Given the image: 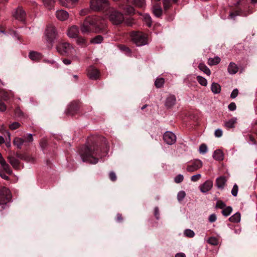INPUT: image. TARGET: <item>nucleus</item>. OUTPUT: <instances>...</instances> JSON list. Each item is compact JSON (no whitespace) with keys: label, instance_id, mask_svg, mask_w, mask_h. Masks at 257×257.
I'll return each mask as SVG.
<instances>
[{"label":"nucleus","instance_id":"1","mask_svg":"<svg viewBox=\"0 0 257 257\" xmlns=\"http://www.w3.org/2000/svg\"><path fill=\"white\" fill-rule=\"evenodd\" d=\"M98 149L95 147H86L80 152V156L83 162L91 164H96L98 162Z\"/></svg>","mask_w":257,"mask_h":257},{"label":"nucleus","instance_id":"2","mask_svg":"<svg viewBox=\"0 0 257 257\" xmlns=\"http://www.w3.org/2000/svg\"><path fill=\"white\" fill-rule=\"evenodd\" d=\"M56 49L63 56L75 57L76 55V51L74 47L68 42H59L56 46Z\"/></svg>","mask_w":257,"mask_h":257},{"label":"nucleus","instance_id":"3","mask_svg":"<svg viewBox=\"0 0 257 257\" xmlns=\"http://www.w3.org/2000/svg\"><path fill=\"white\" fill-rule=\"evenodd\" d=\"M94 28H96L97 31H99L97 21L90 17H87L81 25L80 30L83 34H88L94 32Z\"/></svg>","mask_w":257,"mask_h":257},{"label":"nucleus","instance_id":"4","mask_svg":"<svg viewBox=\"0 0 257 257\" xmlns=\"http://www.w3.org/2000/svg\"><path fill=\"white\" fill-rule=\"evenodd\" d=\"M110 21L114 25H118L124 20L123 15L113 8L110 7L106 12Z\"/></svg>","mask_w":257,"mask_h":257},{"label":"nucleus","instance_id":"5","mask_svg":"<svg viewBox=\"0 0 257 257\" xmlns=\"http://www.w3.org/2000/svg\"><path fill=\"white\" fill-rule=\"evenodd\" d=\"M90 7L94 11H104L107 12L110 8L108 0H90Z\"/></svg>","mask_w":257,"mask_h":257},{"label":"nucleus","instance_id":"6","mask_svg":"<svg viewBox=\"0 0 257 257\" xmlns=\"http://www.w3.org/2000/svg\"><path fill=\"white\" fill-rule=\"evenodd\" d=\"M132 41L137 46H142L147 44V37L145 34L141 32H134L131 34Z\"/></svg>","mask_w":257,"mask_h":257},{"label":"nucleus","instance_id":"7","mask_svg":"<svg viewBox=\"0 0 257 257\" xmlns=\"http://www.w3.org/2000/svg\"><path fill=\"white\" fill-rule=\"evenodd\" d=\"M33 141V136L31 134H28L27 136H25L24 138H15L14 140V145L18 149H21L23 146H28Z\"/></svg>","mask_w":257,"mask_h":257},{"label":"nucleus","instance_id":"8","mask_svg":"<svg viewBox=\"0 0 257 257\" xmlns=\"http://www.w3.org/2000/svg\"><path fill=\"white\" fill-rule=\"evenodd\" d=\"M57 35V34L55 27L50 25L47 27L45 31V37L48 43L52 45L56 39Z\"/></svg>","mask_w":257,"mask_h":257},{"label":"nucleus","instance_id":"9","mask_svg":"<svg viewBox=\"0 0 257 257\" xmlns=\"http://www.w3.org/2000/svg\"><path fill=\"white\" fill-rule=\"evenodd\" d=\"M12 194L10 190L6 188L3 187L0 189V205H5L11 201Z\"/></svg>","mask_w":257,"mask_h":257},{"label":"nucleus","instance_id":"10","mask_svg":"<svg viewBox=\"0 0 257 257\" xmlns=\"http://www.w3.org/2000/svg\"><path fill=\"white\" fill-rule=\"evenodd\" d=\"M164 141L168 145H172L176 142V137L171 132H166L163 135Z\"/></svg>","mask_w":257,"mask_h":257},{"label":"nucleus","instance_id":"11","mask_svg":"<svg viewBox=\"0 0 257 257\" xmlns=\"http://www.w3.org/2000/svg\"><path fill=\"white\" fill-rule=\"evenodd\" d=\"M202 166V162L199 160H196L187 165L186 170L188 172H192L200 169Z\"/></svg>","mask_w":257,"mask_h":257},{"label":"nucleus","instance_id":"12","mask_svg":"<svg viewBox=\"0 0 257 257\" xmlns=\"http://www.w3.org/2000/svg\"><path fill=\"white\" fill-rule=\"evenodd\" d=\"M87 75L90 79L96 80L99 77L100 73L95 67L90 66L87 69Z\"/></svg>","mask_w":257,"mask_h":257},{"label":"nucleus","instance_id":"13","mask_svg":"<svg viewBox=\"0 0 257 257\" xmlns=\"http://www.w3.org/2000/svg\"><path fill=\"white\" fill-rule=\"evenodd\" d=\"M91 18L97 21V26L99 29L98 31H97L96 28H94V32L100 33L102 32L106 27V23L104 19L100 17H93Z\"/></svg>","mask_w":257,"mask_h":257},{"label":"nucleus","instance_id":"14","mask_svg":"<svg viewBox=\"0 0 257 257\" xmlns=\"http://www.w3.org/2000/svg\"><path fill=\"white\" fill-rule=\"evenodd\" d=\"M13 15L16 19L23 21L25 20L26 13L22 8L19 7L15 11Z\"/></svg>","mask_w":257,"mask_h":257},{"label":"nucleus","instance_id":"15","mask_svg":"<svg viewBox=\"0 0 257 257\" xmlns=\"http://www.w3.org/2000/svg\"><path fill=\"white\" fill-rule=\"evenodd\" d=\"M80 108L79 103L76 102H72L69 105L67 112L70 114L74 115L79 111Z\"/></svg>","mask_w":257,"mask_h":257},{"label":"nucleus","instance_id":"16","mask_svg":"<svg viewBox=\"0 0 257 257\" xmlns=\"http://www.w3.org/2000/svg\"><path fill=\"white\" fill-rule=\"evenodd\" d=\"M213 186V182L210 180L206 181L199 186L200 190L202 193H206L211 190Z\"/></svg>","mask_w":257,"mask_h":257},{"label":"nucleus","instance_id":"17","mask_svg":"<svg viewBox=\"0 0 257 257\" xmlns=\"http://www.w3.org/2000/svg\"><path fill=\"white\" fill-rule=\"evenodd\" d=\"M56 16L60 21H64L68 19L69 14L66 11L60 10L56 11Z\"/></svg>","mask_w":257,"mask_h":257},{"label":"nucleus","instance_id":"18","mask_svg":"<svg viewBox=\"0 0 257 257\" xmlns=\"http://www.w3.org/2000/svg\"><path fill=\"white\" fill-rule=\"evenodd\" d=\"M79 33V28L76 26H72L68 31L67 35L71 38H77Z\"/></svg>","mask_w":257,"mask_h":257},{"label":"nucleus","instance_id":"19","mask_svg":"<svg viewBox=\"0 0 257 257\" xmlns=\"http://www.w3.org/2000/svg\"><path fill=\"white\" fill-rule=\"evenodd\" d=\"M29 57L33 61H38L42 58L43 55L39 52L32 51L30 52Z\"/></svg>","mask_w":257,"mask_h":257},{"label":"nucleus","instance_id":"20","mask_svg":"<svg viewBox=\"0 0 257 257\" xmlns=\"http://www.w3.org/2000/svg\"><path fill=\"white\" fill-rule=\"evenodd\" d=\"M152 12L156 17H160L162 15L163 10L160 5L155 4L152 8Z\"/></svg>","mask_w":257,"mask_h":257},{"label":"nucleus","instance_id":"21","mask_svg":"<svg viewBox=\"0 0 257 257\" xmlns=\"http://www.w3.org/2000/svg\"><path fill=\"white\" fill-rule=\"evenodd\" d=\"M176 102V97L174 95H170L166 100L165 105L168 108L173 106Z\"/></svg>","mask_w":257,"mask_h":257},{"label":"nucleus","instance_id":"22","mask_svg":"<svg viewBox=\"0 0 257 257\" xmlns=\"http://www.w3.org/2000/svg\"><path fill=\"white\" fill-rule=\"evenodd\" d=\"M226 182L225 177L221 176L216 179V185L218 188H223Z\"/></svg>","mask_w":257,"mask_h":257},{"label":"nucleus","instance_id":"23","mask_svg":"<svg viewBox=\"0 0 257 257\" xmlns=\"http://www.w3.org/2000/svg\"><path fill=\"white\" fill-rule=\"evenodd\" d=\"M227 70L229 74H234L236 73H237V72L238 70V67L237 66V65L235 63H234L233 62H231L229 64V66L227 68Z\"/></svg>","mask_w":257,"mask_h":257},{"label":"nucleus","instance_id":"24","mask_svg":"<svg viewBox=\"0 0 257 257\" xmlns=\"http://www.w3.org/2000/svg\"><path fill=\"white\" fill-rule=\"evenodd\" d=\"M8 159L11 165L16 169L19 167L20 162L19 161L13 157H9Z\"/></svg>","mask_w":257,"mask_h":257},{"label":"nucleus","instance_id":"25","mask_svg":"<svg viewBox=\"0 0 257 257\" xmlns=\"http://www.w3.org/2000/svg\"><path fill=\"white\" fill-rule=\"evenodd\" d=\"M211 89L213 93L217 94L220 92L221 87L219 84L213 82L211 84Z\"/></svg>","mask_w":257,"mask_h":257},{"label":"nucleus","instance_id":"26","mask_svg":"<svg viewBox=\"0 0 257 257\" xmlns=\"http://www.w3.org/2000/svg\"><path fill=\"white\" fill-rule=\"evenodd\" d=\"M198 68L201 71H203L205 74L208 76H210L211 74V71L210 69L204 64L200 63L198 65Z\"/></svg>","mask_w":257,"mask_h":257},{"label":"nucleus","instance_id":"27","mask_svg":"<svg viewBox=\"0 0 257 257\" xmlns=\"http://www.w3.org/2000/svg\"><path fill=\"white\" fill-rule=\"evenodd\" d=\"M220 58L216 56L213 58H210L208 59L207 63L209 65L212 66L218 64L220 62Z\"/></svg>","mask_w":257,"mask_h":257},{"label":"nucleus","instance_id":"28","mask_svg":"<svg viewBox=\"0 0 257 257\" xmlns=\"http://www.w3.org/2000/svg\"><path fill=\"white\" fill-rule=\"evenodd\" d=\"M236 118H232L224 122V126L227 128H232L234 127V124L236 123Z\"/></svg>","mask_w":257,"mask_h":257},{"label":"nucleus","instance_id":"29","mask_svg":"<svg viewBox=\"0 0 257 257\" xmlns=\"http://www.w3.org/2000/svg\"><path fill=\"white\" fill-rule=\"evenodd\" d=\"M213 157L216 160H222L223 158L222 151L219 150L215 151L213 153Z\"/></svg>","mask_w":257,"mask_h":257},{"label":"nucleus","instance_id":"30","mask_svg":"<svg viewBox=\"0 0 257 257\" xmlns=\"http://www.w3.org/2000/svg\"><path fill=\"white\" fill-rule=\"evenodd\" d=\"M229 220L230 221L232 222H239L240 221V214L238 212L235 213L230 217Z\"/></svg>","mask_w":257,"mask_h":257},{"label":"nucleus","instance_id":"31","mask_svg":"<svg viewBox=\"0 0 257 257\" xmlns=\"http://www.w3.org/2000/svg\"><path fill=\"white\" fill-rule=\"evenodd\" d=\"M44 6L49 10L53 8L55 4L54 0H43Z\"/></svg>","mask_w":257,"mask_h":257},{"label":"nucleus","instance_id":"32","mask_svg":"<svg viewBox=\"0 0 257 257\" xmlns=\"http://www.w3.org/2000/svg\"><path fill=\"white\" fill-rule=\"evenodd\" d=\"M103 40V38L101 35H97L90 40V43L93 44H100Z\"/></svg>","mask_w":257,"mask_h":257},{"label":"nucleus","instance_id":"33","mask_svg":"<svg viewBox=\"0 0 257 257\" xmlns=\"http://www.w3.org/2000/svg\"><path fill=\"white\" fill-rule=\"evenodd\" d=\"M0 96L5 101L9 100L11 97L10 94L3 89H0Z\"/></svg>","mask_w":257,"mask_h":257},{"label":"nucleus","instance_id":"34","mask_svg":"<svg viewBox=\"0 0 257 257\" xmlns=\"http://www.w3.org/2000/svg\"><path fill=\"white\" fill-rule=\"evenodd\" d=\"M1 166L3 169V170L6 172L7 173L9 174H12L13 173L12 170H11L10 166L8 164L6 163V162H3L2 164H1Z\"/></svg>","mask_w":257,"mask_h":257},{"label":"nucleus","instance_id":"35","mask_svg":"<svg viewBox=\"0 0 257 257\" xmlns=\"http://www.w3.org/2000/svg\"><path fill=\"white\" fill-rule=\"evenodd\" d=\"M232 211V207L230 206H227L225 207L223 209H222L221 213L223 216H228L230 214Z\"/></svg>","mask_w":257,"mask_h":257},{"label":"nucleus","instance_id":"36","mask_svg":"<svg viewBox=\"0 0 257 257\" xmlns=\"http://www.w3.org/2000/svg\"><path fill=\"white\" fill-rule=\"evenodd\" d=\"M134 4L138 7L143 8L146 5V1L145 0H134Z\"/></svg>","mask_w":257,"mask_h":257},{"label":"nucleus","instance_id":"37","mask_svg":"<svg viewBox=\"0 0 257 257\" xmlns=\"http://www.w3.org/2000/svg\"><path fill=\"white\" fill-rule=\"evenodd\" d=\"M164 82H165V80H164V78H157L155 82V85L156 87L161 88L163 86Z\"/></svg>","mask_w":257,"mask_h":257},{"label":"nucleus","instance_id":"38","mask_svg":"<svg viewBox=\"0 0 257 257\" xmlns=\"http://www.w3.org/2000/svg\"><path fill=\"white\" fill-rule=\"evenodd\" d=\"M196 78L197 81L200 85L204 86H206L207 85V81L205 78L201 76H198Z\"/></svg>","mask_w":257,"mask_h":257},{"label":"nucleus","instance_id":"39","mask_svg":"<svg viewBox=\"0 0 257 257\" xmlns=\"http://www.w3.org/2000/svg\"><path fill=\"white\" fill-rule=\"evenodd\" d=\"M143 17L146 25L149 27H151L152 25V19L150 15L145 14Z\"/></svg>","mask_w":257,"mask_h":257},{"label":"nucleus","instance_id":"40","mask_svg":"<svg viewBox=\"0 0 257 257\" xmlns=\"http://www.w3.org/2000/svg\"><path fill=\"white\" fill-rule=\"evenodd\" d=\"M207 242L211 245H216L218 244V239L215 237H210L207 240Z\"/></svg>","mask_w":257,"mask_h":257},{"label":"nucleus","instance_id":"41","mask_svg":"<svg viewBox=\"0 0 257 257\" xmlns=\"http://www.w3.org/2000/svg\"><path fill=\"white\" fill-rule=\"evenodd\" d=\"M186 196V193L184 191H180L177 194V200L178 201L180 202L183 200V199L185 198Z\"/></svg>","mask_w":257,"mask_h":257},{"label":"nucleus","instance_id":"42","mask_svg":"<svg viewBox=\"0 0 257 257\" xmlns=\"http://www.w3.org/2000/svg\"><path fill=\"white\" fill-rule=\"evenodd\" d=\"M207 151V146L204 144H201L199 148V152L200 154H204L206 153Z\"/></svg>","mask_w":257,"mask_h":257},{"label":"nucleus","instance_id":"43","mask_svg":"<svg viewBox=\"0 0 257 257\" xmlns=\"http://www.w3.org/2000/svg\"><path fill=\"white\" fill-rule=\"evenodd\" d=\"M184 234L187 237H193L195 235V233L193 230L187 229L184 231Z\"/></svg>","mask_w":257,"mask_h":257},{"label":"nucleus","instance_id":"44","mask_svg":"<svg viewBox=\"0 0 257 257\" xmlns=\"http://www.w3.org/2000/svg\"><path fill=\"white\" fill-rule=\"evenodd\" d=\"M163 8L165 11L167 10L171 6L170 0H163Z\"/></svg>","mask_w":257,"mask_h":257},{"label":"nucleus","instance_id":"45","mask_svg":"<svg viewBox=\"0 0 257 257\" xmlns=\"http://www.w3.org/2000/svg\"><path fill=\"white\" fill-rule=\"evenodd\" d=\"M15 116L18 117H22L24 116V113L23 111L21 110L20 107H17L15 110Z\"/></svg>","mask_w":257,"mask_h":257},{"label":"nucleus","instance_id":"46","mask_svg":"<svg viewBox=\"0 0 257 257\" xmlns=\"http://www.w3.org/2000/svg\"><path fill=\"white\" fill-rule=\"evenodd\" d=\"M226 207L225 204L221 200H218L216 203V208L223 209Z\"/></svg>","mask_w":257,"mask_h":257},{"label":"nucleus","instance_id":"47","mask_svg":"<svg viewBox=\"0 0 257 257\" xmlns=\"http://www.w3.org/2000/svg\"><path fill=\"white\" fill-rule=\"evenodd\" d=\"M21 126V124L20 123L18 122H14L12 123L10 125L9 127L12 130H15L18 128H19Z\"/></svg>","mask_w":257,"mask_h":257},{"label":"nucleus","instance_id":"48","mask_svg":"<svg viewBox=\"0 0 257 257\" xmlns=\"http://www.w3.org/2000/svg\"><path fill=\"white\" fill-rule=\"evenodd\" d=\"M184 179V177L181 174H179L176 176L174 178V181L176 183H179L183 181Z\"/></svg>","mask_w":257,"mask_h":257},{"label":"nucleus","instance_id":"49","mask_svg":"<svg viewBox=\"0 0 257 257\" xmlns=\"http://www.w3.org/2000/svg\"><path fill=\"white\" fill-rule=\"evenodd\" d=\"M76 42L78 44L83 45L86 43V40L82 37H78L76 40Z\"/></svg>","mask_w":257,"mask_h":257},{"label":"nucleus","instance_id":"50","mask_svg":"<svg viewBox=\"0 0 257 257\" xmlns=\"http://www.w3.org/2000/svg\"><path fill=\"white\" fill-rule=\"evenodd\" d=\"M238 192V186L236 184H234L231 190V194L233 196H236Z\"/></svg>","mask_w":257,"mask_h":257},{"label":"nucleus","instance_id":"51","mask_svg":"<svg viewBox=\"0 0 257 257\" xmlns=\"http://www.w3.org/2000/svg\"><path fill=\"white\" fill-rule=\"evenodd\" d=\"M201 175L200 174H197L193 175L191 177V180L193 182H196L201 178Z\"/></svg>","mask_w":257,"mask_h":257},{"label":"nucleus","instance_id":"52","mask_svg":"<svg viewBox=\"0 0 257 257\" xmlns=\"http://www.w3.org/2000/svg\"><path fill=\"white\" fill-rule=\"evenodd\" d=\"M109 176L110 179L112 181H116L117 177H116L115 173L114 172H112V171L110 172L109 174Z\"/></svg>","mask_w":257,"mask_h":257},{"label":"nucleus","instance_id":"53","mask_svg":"<svg viewBox=\"0 0 257 257\" xmlns=\"http://www.w3.org/2000/svg\"><path fill=\"white\" fill-rule=\"evenodd\" d=\"M238 94V90L237 89L235 88L232 91L231 94H230V97L232 98H235Z\"/></svg>","mask_w":257,"mask_h":257},{"label":"nucleus","instance_id":"54","mask_svg":"<svg viewBox=\"0 0 257 257\" xmlns=\"http://www.w3.org/2000/svg\"><path fill=\"white\" fill-rule=\"evenodd\" d=\"M228 108L229 110L233 111L236 108V104L234 102H231L228 106Z\"/></svg>","mask_w":257,"mask_h":257},{"label":"nucleus","instance_id":"55","mask_svg":"<svg viewBox=\"0 0 257 257\" xmlns=\"http://www.w3.org/2000/svg\"><path fill=\"white\" fill-rule=\"evenodd\" d=\"M216 219V215L215 214H212L209 216L208 220L210 222L212 223L215 222Z\"/></svg>","mask_w":257,"mask_h":257},{"label":"nucleus","instance_id":"56","mask_svg":"<svg viewBox=\"0 0 257 257\" xmlns=\"http://www.w3.org/2000/svg\"><path fill=\"white\" fill-rule=\"evenodd\" d=\"M7 109L6 105L2 101H0V111L4 112Z\"/></svg>","mask_w":257,"mask_h":257},{"label":"nucleus","instance_id":"57","mask_svg":"<svg viewBox=\"0 0 257 257\" xmlns=\"http://www.w3.org/2000/svg\"><path fill=\"white\" fill-rule=\"evenodd\" d=\"M60 4L66 7H69V0H59Z\"/></svg>","mask_w":257,"mask_h":257},{"label":"nucleus","instance_id":"58","mask_svg":"<svg viewBox=\"0 0 257 257\" xmlns=\"http://www.w3.org/2000/svg\"><path fill=\"white\" fill-rule=\"evenodd\" d=\"M214 135L216 137H220L222 135V131L220 129H217L215 131Z\"/></svg>","mask_w":257,"mask_h":257},{"label":"nucleus","instance_id":"59","mask_svg":"<svg viewBox=\"0 0 257 257\" xmlns=\"http://www.w3.org/2000/svg\"><path fill=\"white\" fill-rule=\"evenodd\" d=\"M0 176L5 180H8L9 179V177L1 171H0Z\"/></svg>","mask_w":257,"mask_h":257},{"label":"nucleus","instance_id":"60","mask_svg":"<svg viewBox=\"0 0 257 257\" xmlns=\"http://www.w3.org/2000/svg\"><path fill=\"white\" fill-rule=\"evenodd\" d=\"M116 219L117 222H121L123 219L122 215L120 214H117Z\"/></svg>","mask_w":257,"mask_h":257},{"label":"nucleus","instance_id":"61","mask_svg":"<svg viewBox=\"0 0 257 257\" xmlns=\"http://www.w3.org/2000/svg\"><path fill=\"white\" fill-rule=\"evenodd\" d=\"M63 62L65 65H69L71 63V61L68 59H63Z\"/></svg>","mask_w":257,"mask_h":257},{"label":"nucleus","instance_id":"62","mask_svg":"<svg viewBox=\"0 0 257 257\" xmlns=\"http://www.w3.org/2000/svg\"><path fill=\"white\" fill-rule=\"evenodd\" d=\"M46 144L47 143L45 140H42L40 142V145L43 148H44L45 147V146H46Z\"/></svg>","mask_w":257,"mask_h":257},{"label":"nucleus","instance_id":"63","mask_svg":"<svg viewBox=\"0 0 257 257\" xmlns=\"http://www.w3.org/2000/svg\"><path fill=\"white\" fill-rule=\"evenodd\" d=\"M175 257H186V255L184 253L180 252V253H177L175 255Z\"/></svg>","mask_w":257,"mask_h":257},{"label":"nucleus","instance_id":"64","mask_svg":"<svg viewBox=\"0 0 257 257\" xmlns=\"http://www.w3.org/2000/svg\"><path fill=\"white\" fill-rule=\"evenodd\" d=\"M87 12L88 10H82L80 12V14L81 16H85L87 14Z\"/></svg>","mask_w":257,"mask_h":257}]
</instances>
